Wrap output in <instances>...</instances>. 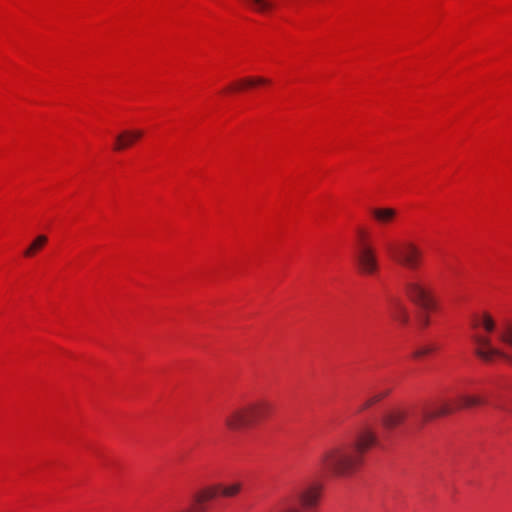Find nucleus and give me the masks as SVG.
Returning <instances> with one entry per match:
<instances>
[{"instance_id": "obj_1", "label": "nucleus", "mask_w": 512, "mask_h": 512, "mask_svg": "<svg viewBox=\"0 0 512 512\" xmlns=\"http://www.w3.org/2000/svg\"><path fill=\"white\" fill-rule=\"evenodd\" d=\"M375 432L368 428H361L350 444H337L328 447L319 458L324 471L335 476L352 475L363 464L365 453L377 444Z\"/></svg>"}, {"instance_id": "obj_2", "label": "nucleus", "mask_w": 512, "mask_h": 512, "mask_svg": "<svg viewBox=\"0 0 512 512\" xmlns=\"http://www.w3.org/2000/svg\"><path fill=\"white\" fill-rule=\"evenodd\" d=\"M273 411V404L260 399L232 407L223 418L225 427L232 432L250 428L267 419Z\"/></svg>"}, {"instance_id": "obj_3", "label": "nucleus", "mask_w": 512, "mask_h": 512, "mask_svg": "<svg viewBox=\"0 0 512 512\" xmlns=\"http://www.w3.org/2000/svg\"><path fill=\"white\" fill-rule=\"evenodd\" d=\"M485 403V400L480 396L460 395L459 404L452 405L447 402L441 404L435 402H427L423 404L419 410L418 421L416 429L421 430L426 423L434 420L435 418L445 416L462 408H471Z\"/></svg>"}, {"instance_id": "obj_4", "label": "nucleus", "mask_w": 512, "mask_h": 512, "mask_svg": "<svg viewBox=\"0 0 512 512\" xmlns=\"http://www.w3.org/2000/svg\"><path fill=\"white\" fill-rule=\"evenodd\" d=\"M407 297L424 311L434 310L436 300L431 285L421 277H414L404 286Z\"/></svg>"}, {"instance_id": "obj_5", "label": "nucleus", "mask_w": 512, "mask_h": 512, "mask_svg": "<svg viewBox=\"0 0 512 512\" xmlns=\"http://www.w3.org/2000/svg\"><path fill=\"white\" fill-rule=\"evenodd\" d=\"M387 252L397 263L409 269H416L422 258L419 247L411 241L387 245Z\"/></svg>"}, {"instance_id": "obj_6", "label": "nucleus", "mask_w": 512, "mask_h": 512, "mask_svg": "<svg viewBox=\"0 0 512 512\" xmlns=\"http://www.w3.org/2000/svg\"><path fill=\"white\" fill-rule=\"evenodd\" d=\"M356 263L359 272L363 275H373L379 269L376 251L366 243H362L358 248Z\"/></svg>"}, {"instance_id": "obj_7", "label": "nucleus", "mask_w": 512, "mask_h": 512, "mask_svg": "<svg viewBox=\"0 0 512 512\" xmlns=\"http://www.w3.org/2000/svg\"><path fill=\"white\" fill-rule=\"evenodd\" d=\"M473 341L477 345V349L475 351L476 355L480 357L484 361H492L495 356L503 357L507 360H510V357L500 350L492 347L491 339L487 336L483 335H474L472 337Z\"/></svg>"}, {"instance_id": "obj_8", "label": "nucleus", "mask_w": 512, "mask_h": 512, "mask_svg": "<svg viewBox=\"0 0 512 512\" xmlns=\"http://www.w3.org/2000/svg\"><path fill=\"white\" fill-rule=\"evenodd\" d=\"M321 489V485L311 484L299 493L298 498L304 510L309 511L317 506L321 495Z\"/></svg>"}, {"instance_id": "obj_9", "label": "nucleus", "mask_w": 512, "mask_h": 512, "mask_svg": "<svg viewBox=\"0 0 512 512\" xmlns=\"http://www.w3.org/2000/svg\"><path fill=\"white\" fill-rule=\"evenodd\" d=\"M407 415L408 412L405 409L393 408L383 415L382 425L387 430H393L405 422Z\"/></svg>"}, {"instance_id": "obj_10", "label": "nucleus", "mask_w": 512, "mask_h": 512, "mask_svg": "<svg viewBox=\"0 0 512 512\" xmlns=\"http://www.w3.org/2000/svg\"><path fill=\"white\" fill-rule=\"evenodd\" d=\"M389 312L391 317L400 324H407L409 314L406 305L399 298H391L389 301Z\"/></svg>"}, {"instance_id": "obj_11", "label": "nucleus", "mask_w": 512, "mask_h": 512, "mask_svg": "<svg viewBox=\"0 0 512 512\" xmlns=\"http://www.w3.org/2000/svg\"><path fill=\"white\" fill-rule=\"evenodd\" d=\"M143 135L141 130H125L116 137L114 149L117 151L130 147Z\"/></svg>"}, {"instance_id": "obj_12", "label": "nucleus", "mask_w": 512, "mask_h": 512, "mask_svg": "<svg viewBox=\"0 0 512 512\" xmlns=\"http://www.w3.org/2000/svg\"><path fill=\"white\" fill-rule=\"evenodd\" d=\"M269 80L264 77H247L238 80L227 87V92H240L247 88L255 87L257 85L268 84Z\"/></svg>"}, {"instance_id": "obj_13", "label": "nucleus", "mask_w": 512, "mask_h": 512, "mask_svg": "<svg viewBox=\"0 0 512 512\" xmlns=\"http://www.w3.org/2000/svg\"><path fill=\"white\" fill-rule=\"evenodd\" d=\"M371 215L379 225H389L397 216L394 208L379 207L371 209Z\"/></svg>"}, {"instance_id": "obj_14", "label": "nucleus", "mask_w": 512, "mask_h": 512, "mask_svg": "<svg viewBox=\"0 0 512 512\" xmlns=\"http://www.w3.org/2000/svg\"><path fill=\"white\" fill-rule=\"evenodd\" d=\"M253 11L266 13L273 9L274 4L270 0H243Z\"/></svg>"}, {"instance_id": "obj_15", "label": "nucleus", "mask_w": 512, "mask_h": 512, "mask_svg": "<svg viewBox=\"0 0 512 512\" xmlns=\"http://www.w3.org/2000/svg\"><path fill=\"white\" fill-rule=\"evenodd\" d=\"M48 238L45 235H38L34 241L28 246V248L24 251L25 257H32L35 253L42 249L43 246L47 243Z\"/></svg>"}, {"instance_id": "obj_16", "label": "nucleus", "mask_w": 512, "mask_h": 512, "mask_svg": "<svg viewBox=\"0 0 512 512\" xmlns=\"http://www.w3.org/2000/svg\"><path fill=\"white\" fill-rule=\"evenodd\" d=\"M219 494L223 497L230 498L236 496L242 489L240 482H235L229 485H218Z\"/></svg>"}, {"instance_id": "obj_17", "label": "nucleus", "mask_w": 512, "mask_h": 512, "mask_svg": "<svg viewBox=\"0 0 512 512\" xmlns=\"http://www.w3.org/2000/svg\"><path fill=\"white\" fill-rule=\"evenodd\" d=\"M480 324L487 332H492L495 328V322L489 314H484Z\"/></svg>"}, {"instance_id": "obj_18", "label": "nucleus", "mask_w": 512, "mask_h": 512, "mask_svg": "<svg viewBox=\"0 0 512 512\" xmlns=\"http://www.w3.org/2000/svg\"><path fill=\"white\" fill-rule=\"evenodd\" d=\"M499 339L509 345V346H512V331L510 328H507L505 331L501 332L499 334Z\"/></svg>"}, {"instance_id": "obj_19", "label": "nucleus", "mask_w": 512, "mask_h": 512, "mask_svg": "<svg viewBox=\"0 0 512 512\" xmlns=\"http://www.w3.org/2000/svg\"><path fill=\"white\" fill-rule=\"evenodd\" d=\"M419 324L422 328H426L429 326L430 324V318H429V315L425 312V313H422L420 316H419Z\"/></svg>"}, {"instance_id": "obj_20", "label": "nucleus", "mask_w": 512, "mask_h": 512, "mask_svg": "<svg viewBox=\"0 0 512 512\" xmlns=\"http://www.w3.org/2000/svg\"><path fill=\"white\" fill-rule=\"evenodd\" d=\"M387 395V392L385 393H379V394H376L370 398L367 399V402L370 403V407L374 404H376L377 402H379L382 398H384L385 396Z\"/></svg>"}, {"instance_id": "obj_21", "label": "nucleus", "mask_w": 512, "mask_h": 512, "mask_svg": "<svg viewBox=\"0 0 512 512\" xmlns=\"http://www.w3.org/2000/svg\"><path fill=\"white\" fill-rule=\"evenodd\" d=\"M432 350H433V348H430V347H422V348H419L418 350H416L414 352L413 356L414 357H422V356L430 353Z\"/></svg>"}, {"instance_id": "obj_22", "label": "nucleus", "mask_w": 512, "mask_h": 512, "mask_svg": "<svg viewBox=\"0 0 512 512\" xmlns=\"http://www.w3.org/2000/svg\"><path fill=\"white\" fill-rule=\"evenodd\" d=\"M368 408H370V403H368V402H367V400H366V401H364V402L359 406V409H358V411H357V412H358V413H360V412H362V411H364V410H366V409H368Z\"/></svg>"}, {"instance_id": "obj_23", "label": "nucleus", "mask_w": 512, "mask_h": 512, "mask_svg": "<svg viewBox=\"0 0 512 512\" xmlns=\"http://www.w3.org/2000/svg\"><path fill=\"white\" fill-rule=\"evenodd\" d=\"M281 512H299L298 509L296 508H293V507H288V508H285L283 511Z\"/></svg>"}]
</instances>
